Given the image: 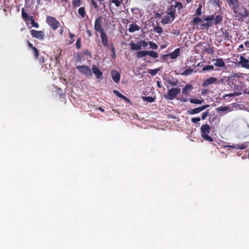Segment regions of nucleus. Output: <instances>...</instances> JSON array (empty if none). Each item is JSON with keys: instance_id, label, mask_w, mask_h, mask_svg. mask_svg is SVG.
I'll use <instances>...</instances> for the list:
<instances>
[{"instance_id": "052dcab7", "label": "nucleus", "mask_w": 249, "mask_h": 249, "mask_svg": "<svg viewBox=\"0 0 249 249\" xmlns=\"http://www.w3.org/2000/svg\"><path fill=\"white\" fill-rule=\"evenodd\" d=\"M122 99H123V100H124L125 101H126L127 102H130V100L126 97H125V96H124Z\"/></svg>"}, {"instance_id": "7ed1b4c3", "label": "nucleus", "mask_w": 249, "mask_h": 249, "mask_svg": "<svg viewBox=\"0 0 249 249\" xmlns=\"http://www.w3.org/2000/svg\"><path fill=\"white\" fill-rule=\"evenodd\" d=\"M233 12L235 15V17L238 18H246L249 15V13L246 8L243 6L241 7L239 5L234 8Z\"/></svg>"}, {"instance_id": "e433bc0d", "label": "nucleus", "mask_w": 249, "mask_h": 249, "mask_svg": "<svg viewBox=\"0 0 249 249\" xmlns=\"http://www.w3.org/2000/svg\"><path fill=\"white\" fill-rule=\"evenodd\" d=\"M22 17L24 19V20H27L29 18L28 15L27 13L25 12L24 9H22Z\"/></svg>"}, {"instance_id": "680f3d73", "label": "nucleus", "mask_w": 249, "mask_h": 249, "mask_svg": "<svg viewBox=\"0 0 249 249\" xmlns=\"http://www.w3.org/2000/svg\"><path fill=\"white\" fill-rule=\"evenodd\" d=\"M244 44H245V46H246L247 48H249V41L248 40H247V41H245V42H244Z\"/></svg>"}, {"instance_id": "20e7f679", "label": "nucleus", "mask_w": 249, "mask_h": 249, "mask_svg": "<svg viewBox=\"0 0 249 249\" xmlns=\"http://www.w3.org/2000/svg\"><path fill=\"white\" fill-rule=\"evenodd\" d=\"M204 20L209 22L212 21L214 25H216L221 23L223 20V16L221 15L213 14L205 17Z\"/></svg>"}, {"instance_id": "a878e982", "label": "nucleus", "mask_w": 249, "mask_h": 249, "mask_svg": "<svg viewBox=\"0 0 249 249\" xmlns=\"http://www.w3.org/2000/svg\"><path fill=\"white\" fill-rule=\"evenodd\" d=\"M213 23L212 21H208L207 22L202 24L201 25V29H203L205 28L208 29L210 27H211L213 25Z\"/></svg>"}, {"instance_id": "2eb2a0df", "label": "nucleus", "mask_w": 249, "mask_h": 249, "mask_svg": "<svg viewBox=\"0 0 249 249\" xmlns=\"http://www.w3.org/2000/svg\"><path fill=\"white\" fill-rule=\"evenodd\" d=\"M213 62H214V66L218 67H224L225 63L222 58L213 59Z\"/></svg>"}, {"instance_id": "f8f14e48", "label": "nucleus", "mask_w": 249, "mask_h": 249, "mask_svg": "<svg viewBox=\"0 0 249 249\" xmlns=\"http://www.w3.org/2000/svg\"><path fill=\"white\" fill-rule=\"evenodd\" d=\"M239 64L242 67L249 70V60L248 59L245 58L243 56H240Z\"/></svg>"}, {"instance_id": "cd10ccee", "label": "nucleus", "mask_w": 249, "mask_h": 249, "mask_svg": "<svg viewBox=\"0 0 249 249\" xmlns=\"http://www.w3.org/2000/svg\"><path fill=\"white\" fill-rule=\"evenodd\" d=\"M214 67L213 65H207L205 67H204L202 70V71H199L200 72H203L205 71H211L213 70Z\"/></svg>"}, {"instance_id": "a18cd8bd", "label": "nucleus", "mask_w": 249, "mask_h": 249, "mask_svg": "<svg viewBox=\"0 0 249 249\" xmlns=\"http://www.w3.org/2000/svg\"><path fill=\"white\" fill-rule=\"evenodd\" d=\"M168 83L172 86H175L177 85L178 84V80H169L168 81Z\"/></svg>"}, {"instance_id": "09e8293b", "label": "nucleus", "mask_w": 249, "mask_h": 249, "mask_svg": "<svg viewBox=\"0 0 249 249\" xmlns=\"http://www.w3.org/2000/svg\"><path fill=\"white\" fill-rule=\"evenodd\" d=\"M209 115V110H207L206 112H203L202 116H201V119L202 120H205L206 119V118L208 117Z\"/></svg>"}, {"instance_id": "6e6d98bb", "label": "nucleus", "mask_w": 249, "mask_h": 249, "mask_svg": "<svg viewBox=\"0 0 249 249\" xmlns=\"http://www.w3.org/2000/svg\"><path fill=\"white\" fill-rule=\"evenodd\" d=\"M91 4L94 6L95 8H96L98 7L97 3L93 0L91 1Z\"/></svg>"}, {"instance_id": "7c9ffc66", "label": "nucleus", "mask_w": 249, "mask_h": 249, "mask_svg": "<svg viewBox=\"0 0 249 249\" xmlns=\"http://www.w3.org/2000/svg\"><path fill=\"white\" fill-rule=\"evenodd\" d=\"M160 71V68H157L154 70H149L148 72L152 76L156 75L159 71Z\"/></svg>"}, {"instance_id": "4d7b16f0", "label": "nucleus", "mask_w": 249, "mask_h": 249, "mask_svg": "<svg viewBox=\"0 0 249 249\" xmlns=\"http://www.w3.org/2000/svg\"><path fill=\"white\" fill-rule=\"evenodd\" d=\"M28 45L29 48L32 49L35 47V46L31 43L30 41H28Z\"/></svg>"}, {"instance_id": "37998d69", "label": "nucleus", "mask_w": 249, "mask_h": 249, "mask_svg": "<svg viewBox=\"0 0 249 249\" xmlns=\"http://www.w3.org/2000/svg\"><path fill=\"white\" fill-rule=\"evenodd\" d=\"M204 52L205 53H208L209 54H213L214 53L213 48H211L209 45V48H206L205 49Z\"/></svg>"}, {"instance_id": "603ef678", "label": "nucleus", "mask_w": 249, "mask_h": 249, "mask_svg": "<svg viewBox=\"0 0 249 249\" xmlns=\"http://www.w3.org/2000/svg\"><path fill=\"white\" fill-rule=\"evenodd\" d=\"M164 13H157L155 14V18H162V15H163Z\"/></svg>"}, {"instance_id": "49530a36", "label": "nucleus", "mask_w": 249, "mask_h": 249, "mask_svg": "<svg viewBox=\"0 0 249 249\" xmlns=\"http://www.w3.org/2000/svg\"><path fill=\"white\" fill-rule=\"evenodd\" d=\"M76 47L77 49H80L81 48V38H79L76 42Z\"/></svg>"}, {"instance_id": "0eeeda50", "label": "nucleus", "mask_w": 249, "mask_h": 249, "mask_svg": "<svg viewBox=\"0 0 249 249\" xmlns=\"http://www.w3.org/2000/svg\"><path fill=\"white\" fill-rule=\"evenodd\" d=\"M221 81H218V79L214 77H211L208 79H205L202 84V86L204 88L208 87L210 85L213 84L218 85L219 84Z\"/></svg>"}, {"instance_id": "a211bd4d", "label": "nucleus", "mask_w": 249, "mask_h": 249, "mask_svg": "<svg viewBox=\"0 0 249 249\" xmlns=\"http://www.w3.org/2000/svg\"><path fill=\"white\" fill-rule=\"evenodd\" d=\"M193 89V86L191 84L186 85L182 89V94L187 96L190 91Z\"/></svg>"}, {"instance_id": "39448f33", "label": "nucleus", "mask_w": 249, "mask_h": 249, "mask_svg": "<svg viewBox=\"0 0 249 249\" xmlns=\"http://www.w3.org/2000/svg\"><path fill=\"white\" fill-rule=\"evenodd\" d=\"M180 93V89L178 88H171L168 89V92L164 95V97L167 100H172Z\"/></svg>"}, {"instance_id": "ea45409f", "label": "nucleus", "mask_w": 249, "mask_h": 249, "mask_svg": "<svg viewBox=\"0 0 249 249\" xmlns=\"http://www.w3.org/2000/svg\"><path fill=\"white\" fill-rule=\"evenodd\" d=\"M149 45L150 46V48L153 50H157L158 48V45L154 42L152 41L149 42Z\"/></svg>"}, {"instance_id": "a19ab883", "label": "nucleus", "mask_w": 249, "mask_h": 249, "mask_svg": "<svg viewBox=\"0 0 249 249\" xmlns=\"http://www.w3.org/2000/svg\"><path fill=\"white\" fill-rule=\"evenodd\" d=\"M144 100L146 101H147V102H149V103H152V102H154L155 101V99L154 98H153L152 97H150V96H146V97H143Z\"/></svg>"}, {"instance_id": "774afa93", "label": "nucleus", "mask_w": 249, "mask_h": 249, "mask_svg": "<svg viewBox=\"0 0 249 249\" xmlns=\"http://www.w3.org/2000/svg\"><path fill=\"white\" fill-rule=\"evenodd\" d=\"M59 33H60V34L61 35H62L63 34V28H62L61 29V30H60V32H59Z\"/></svg>"}, {"instance_id": "3c124183", "label": "nucleus", "mask_w": 249, "mask_h": 249, "mask_svg": "<svg viewBox=\"0 0 249 249\" xmlns=\"http://www.w3.org/2000/svg\"><path fill=\"white\" fill-rule=\"evenodd\" d=\"M223 34L224 35L225 38L226 39L229 38V33L227 30H225V31H223Z\"/></svg>"}, {"instance_id": "bb28decb", "label": "nucleus", "mask_w": 249, "mask_h": 249, "mask_svg": "<svg viewBox=\"0 0 249 249\" xmlns=\"http://www.w3.org/2000/svg\"><path fill=\"white\" fill-rule=\"evenodd\" d=\"M148 55L154 58H157L159 57L158 53L154 51H147Z\"/></svg>"}, {"instance_id": "bf43d9fd", "label": "nucleus", "mask_w": 249, "mask_h": 249, "mask_svg": "<svg viewBox=\"0 0 249 249\" xmlns=\"http://www.w3.org/2000/svg\"><path fill=\"white\" fill-rule=\"evenodd\" d=\"M70 37L71 39L73 38L75 36V35L74 34L71 33V32H69Z\"/></svg>"}, {"instance_id": "f257e3e1", "label": "nucleus", "mask_w": 249, "mask_h": 249, "mask_svg": "<svg viewBox=\"0 0 249 249\" xmlns=\"http://www.w3.org/2000/svg\"><path fill=\"white\" fill-rule=\"evenodd\" d=\"M177 8L178 13H181L182 9L183 8L182 4L178 1H176L175 5H172L168 6L165 13L166 14L161 18V23L163 24H167L172 23L176 17V8Z\"/></svg>"}, {"instance_id": "f03ea898", "label": "nucleus", "mask_w": 249, "mask_h": 249, "mask_svg": "<svg viewBox=\"0 0 249 249\" xmlns=\"http://www.w3.org/2000/svg\"><path fill=\"white\" fill-rule=\"evenodd\" d=\"M102 17L96 18L95 21L94 28L97 32L100 33L101 42L103 46L105 48H108L109 47L108 36L102 26Z\"/></svg>"}, {"instance_id": "338daca9", "label": "nucleus", "mask_w": 249, "mask_h": 249, "mask_svg": "<svg viewBox=\"0 0 249 249\" xmlns=\"http://www.w3.org/2000/svg\"><path fill=\"white\" fill-rule=\"evenodd\" d=\"M82 56L80 54H78L77 55V59H78V60H79V61L81 60V59H82Z\"/></svg>"}, {"instance_id": "58836bf2", "label": "nucleus", "mask_w": 249, "mask_h": 249, "mask_svg": "<svg viewBox=\"0 0 249 249\" xmlns=\"http://www.w3.org/2000/svg\"><path fill=\"white\" fill-rule=\"evenodd\" d=\"M111 1L112 3H114L116 6L119 7L121 6L123 0H111Z\"/></svg>"}, {"instance_id": "b1692460", "label": "nucleus", "mask_w": 249, "mask_h": 249, "mask_svg": "<svg viewBox=\"0 0 249 249\" xmlns=\"http://www.w3.org/2000/svg\"><path fill=\"white\" fill-rule=\"evenodd\" d=\"M148 55L147 51H141L137 52V57L142 58Z\"/></svg>"}, {"instance_id": "5fc2aeb1", "label": "nucleus", "mask_w": 249, "mask_h": 249, "mask_svg": "<svg viewBox=\"0 0 249 249\" xmlns=\"http://www.w3.org/2000/svg\"><path fill=\"white\" fill-rule=\"evenodd\" d=\"M86 33H87V34L88 35V36L89 37H90L92 36V33L90 31V30L88 29V28H87V30H86Z\"/></svg>"}, {"instance_id": "423d86ee", "label": "nucleus", "mask_w": 249, "mask_h": 249, "mask_svg": "<svg viewBox=\"0 0 249 249\" xmlns=\"http://www.w3.org/2000/svg\"><path fill=\"white\" fill-rule=\"evenodd\" d=\"M46 22L53 30H55L60 25V22L55 18L52 16L47 17Z\"/></svg>"}, {"instance_id": "c9c22d12", "label": "nucleus", "mask_w": 249, "mask_h": 249, "mask_svg": "<svg viewBox=\"0 0 249 249\" xmlns=\"http://www.w3.org/2000/svg\"><path fill=\"white\" fill-rule=\"evenodd\" d=\"M229 108L228 107H219L216 108L217 111L220 112L221 111H226L229 110Z\"/></svg>"}, {"instance_id": "6e6552de", "label": "nucleus", "mask_w": 249, "mask_h": 249, "mask_svg": "<svg viewBox=\"0 0 249 249\" xmlns=\"http://www.w3.org/2000/svg\"><path fill=\"white\" fill-rule=\"evenodd\" d=\"M76 69L82 74L88 76H91L92 72L90 68L88 66H77Z\"/></svg>"}, {"instance_id": "de8ad7c7", "label": "nucleus", "mask_w": 249, "mask_h": 249, "mask_svg": "<svg viewBox=\"0 0 249 249\" xmlns=\"http://www.w3.org/2000/svg\"><path fill=\"white\" fill-rule=\"evenodd\" d=\"M113 92L116 96H117L118 97L121 99H122V98L124 96L122 94H121L119 91L116 90H114Z\"/></svg>"}, {"instance_id": "393cba45", "label": "nucleus", "mask_w": 249, "mask_h": 249, "mask_svg": "<svg viewBox=\"0 0 249 249\" xmlns=\"http://www.w3.org/2000/svg\"><path fill=\"white\" fill-rule=\"evenodd\" d=\"M193 72H194V71L193 69L188 68L186 69L183 72H182L181 73V75L187 76L191 74Z\"/></svg>"}, {"instance_id": "4be33fe9", "label": "nucleus", "mask_w": 249, "mask_h": 249, "mask_svg": "<svg viewBox=\"0 0 249 249\" xmlns=\"http://www.w3.org/2000/svg\"><path fill=\"white\" fill-rule=\"evenodd\" d=\"M130 46L131 49L132 50H140L142 49L141 45L139 44V42L138 43L132 42L130 44Z\"/></svg>"}, {"instance_id": "6ab92c4d", "label": "nucleus", "mask_w": 249, "mask_h": 249, "mask_svg": "<svg viewBox=\"0 0 249 249\" xmlns=\"http://www.w3.org/2000/svg\"><path fill=\"white\" fill-rule=\"evenodd\" d=\"M180 54V48L175 49L173 52L169 53V56L173 59H176Z\"/></svg>"}, {"instance_id": "412c9836", "label": "nucleus", "mask_w": 249, "mask_h": 249, "mask_svg": "<svg viewBox=\"0 0 249 249\" xmlns=\"http://www.w3.org/2000/svg\"><path fill=\"white\" fill-rule=\"evenodd\" d=\"M189 100L191 103L197 105L202 104L204 102V100L202 98H189Z\"/></svg>"}, {"instance_id": "4468645a", "label": "nucleus", "mask_w": 249, "mask_h": 249, "mask_svg": "<svg viewBox=\"0 0 249 249\" xmlns=\"http://www.w3.org/2000/svg\"><path fill=\"white\" fill-rule=\"evenodd\" d=\"M210 129L211 128L208 124H205L202 125L200 128L201 136L209 134Z\"/></svg>"}, {"instance_id": "473e14b6", "label": "nucleus", "mask_w": 249, "mask_h": 249, "mask_svg": "<svg viewBox=\"0 0 249 249\" xmlns=\"http://www.w3.org/2000/svg\"><path fill=\"white\" fill-rule=\"evenodd\" d=\"M153 30L154 32L160 34H161L163 32L162 28L159 26H156L155 27H154Z\"/></svg>"}, {"instance_id": "9d476101", "label": "nucleus", "mask_w": 249, "mask_h": 249, "mask_svg": "<svg viewBox=\"0 0 249 249\" xmlns=\"http://www.w3.org/2000/svg\"><path fill=\"white\" fill-rule=\"evenodd\" d=\"M31 35L34 37L39 40H43L44 38V34L42 31H37L35 30H31Z\"/></svg>"}, {"instance_id": "13d9d810", "label": "nucleus", "mask_w": 249, "mask_h": 249, "mask_svg": "<svg viewBox=\"0 0 249 249\" xmlns=\"http://www.w3.org/2000/svg\"><path fill=\"white\" fill-rule=\"evenodd\" d=\"M39 62L43 64L45 63V61H44V58L43 57H41L39 58Z\"/></svg>"}, {"instance_id": "2f4dec72", "label": "nucleus", "mask_w": 249, "mask_h": 249, "mask_svg": "<svg viewBox=\"0 0 249 249\" xmlns=\"http://www.w3.org/2000/svg\"><path fill=\"white\" fill-rule=\"evenodd\" d=\"M32 50L34 52V55L35 59L36 60L38 59V57H39V51L37 50V49L36 47H35Z\"/></svg>"}, {"instance_id": "c756f323", "label": "nucleus", "mask_w": 249, "mask_h": 249, "mask_svg": "<svg viewBox=\"0 0 249 249\" xmlns=\"http://www.w3.org/2000/svg\"><path fill=\"white\" fill-rule=\"evenodd\" d=\"M202 19L199 17H195L191 22V24L192 25H196L199 22H201Z\"/></svg>"}, {"instance_id": "79ce46f5", "label": "nucleus", "mask_w": 249, "mask_h": 249, "mask_svg": "<svg viewBox=\"0 0 249 249\" xmlns=\"http://www.w3.org/2000/svg\"><path fill=\"white\" fill-rule=\"evenodd\" d=\"M139 44L141 45V47H143V48H146L148 46L149 44V42L145 41V40H140L139 42Z\"/></svg>"}, {"instance_id": "5701e85b", "label": "nucleus", "mask_w": 249, "mask_h": 249, "mask_svg": "<svg viewBox=\"0 0 249 249\" xmlns=\"http://www.w3.org/2000/svg\"><path fill=\"white\" fill-rule=\"evenodd\" d=\"M78 13L79 15L82 18H84L86 16V10L84 7H81L78 9Z\"/></svg>"}, {"instance_id": "e2e57ef3", "label": "nucleus", "mask_w": 249, "mask_h": 249, "mask_svg": "<svg viewBox=\"0 0 249 249\" xmlns=\"http://www.w3.org/2000/svg\"><path fill=\"white\" fill-rule=\"evenodd\" d=\"M242 49H244V45H243V44H241L239 46L238 50L240 51V50H242Z\"/></svg>"}, {"instance_id": "ddd939ff", "label": "nucleus", "mask_w": 249, "mask_h": 249, "mask_svg": "<svg viewBox=\"0 0 249 249\" xmlns=\"http://www.w3.org/2000/svg\"><path fill=\"white\" fill-rule=\"evenodd\" d=\"M248 144H249V142H246L244 143L238 144H236L235 145H227L225 146V147H230V148H235L237 150V149L243 150V149H246L248 147Z\"/></svg>"}, {"instance_id": "c85d7f7f", "label": "nucleus", "mask_w": 249, "mask_h": 249, "mask_svg": "<svg viewBox=\"0 0 249 249\" xmlns=\"http://www.w3.org/2000/svg\"><path fill=\"white\" fill-rule=\"evenodd\" d=\"M81 0H72L71 4L73 7L76 8L81 5Z\"/></svg>"}, {"instance_id": "9b49d317", "label": "nucleus", "mask_w": 249, "mask_h": 249, "mask_svg": "<svg viewBox=\"0 0 249 249\" xmlns=\"http://www.w3.org/2000/svg\"><path fill=\"white\" fill-rule=\"evenodd\" d=\"M92 71L97 79H102L103 78L102 72L98 69L97 66L95 65H93L92 67Z\"/></svg>"}, {"instance_id": "0e129e2a", "label": "nucleus", "mask_w": 249, "mask_h": 249, "mask_svg": "<svg viewBox=\"0 0 249 249\" xmlns=\"http://www.w3.org/2000/svg\"><path fill=\"white\" fill-rule=\"evenodd\" d=\"M157 86H158L159 88H161L160 81H157Z\"/></svg>"}, {"instance_id": "69168bd1", "label": "nucleus", "mask_w": 249, "mask_h": 249, "mask_svg": "<svg viewBox=\"0 0 249 249\" xmlns=\"http://www.w3.org/2000/svg\"><path fill=\"white\" fill-rule=\"evenodd\" d=\"M111 52L113 53H115V48L114 47V46H113V44L112 43L111 44Z\"/></svg>"}, {"instance_id": "dca6fc26", "label": "nucleus", "mask_w": 249, "mask_h": 249, "mask_svg": "<svg viewBox=\"0 0 249 249\" xmlns=\"http://www.w3.org/2000/svg\"><path fill=\"white\" fill-rule=\"evenodd\" d=\"M112 79L115 83H118L120 80V74L116 71H112L111 72Z\"/></svg>"}, {"instance_id": "72a5a7b5", "label": "nucleus", "mask_w": 249, "mask_h": 249, "mask_svg": "<svg viewBox=\"0 0 249 249\" xmlns=\"http://www.w3.org/2000/svg\"><path fill=\"white\" fill-rule=\"evenodd\" d=\"M202 4L200 3L196 11V15L201 16L202 15Z\"/></svg>"}, {"instance_id": "4c0bfd02", "label": "nucleus", "mask_w": 249, "mask_h": 249, "mask_svg": "<svg viewBox=\"0 0 249 249\" xmlns=\"http://www.w3.org/2000/svg\"><path fill=\"white\" fill-rule=\"evenodd\" d=\"M30 18H31V23L32 26H33L36 28H38L39 27V24H38V23L36 22L35 21L33 17H31Z\"/></svg>"}, {"instance_id": "f3484780", "label": "nucleus", "mask_w": 249, "mask_h": 249, "mask_svg": "<svg viewBox=\"0 0 249 249\" xmlns=\"http://www.w3.org/2000/svg\"><path fill=\"white\" fill-rule=\"evenodd\" d=\"M227 1L229 6L232 10L239 6V1L238 0H227Z\"/></svg>"}, {"instance_id": "f704fd0d", "label": "nucleus", "mask_w": 249, "mask_h": 249, "mask_svg": "<svg viewBox=\"0 0 249 249\" xmlns=\"http://www.w3.org/2000/svg\"><path fill=\"white\" fill-rule=\"evenodd\" d=\"M201 137L205 140L207 141L210 142H212L213 141V139L208 135V134H206L204 135L201 136Z\"/></svg>"}, {"instance_id": "8fccbe9b", "label": "nucleus", "mask_w": 249, "mask_h": 249, "mask_svg": "<svg viewBox=\"0 0 249 249\" xmlns=\"http://www.w3.org/2000/svg\"><path fill=\"white\" fill-rule=\"evenodd\" d=\"M200 121V117L192 118L191 119V122L194 124L197 123Z\"/></svg>"}, {"instance_id": "1a4fd4ad", "label": "nucleus", "mask_w": 249, "mask_h": 249, "mask_svg": "<svg viewBox=\"0 0 249 249\" xmlns=\"http://www.w3.org/2000/svg\"><path fill=\"white\" fill-rule=\"evenodd\" d=\"M210 106L209 105H205L201 107H199L194 109H188L187 112L189 114L194 115L200 113L202 110L209 107Z\"/></svg>"}, {"instance_id": "c03bdc74", "label": "nucleus", "mask_w": 249, "mask_h": 249, "mask_svg": "<svg viewBox=\"0 0 249 249\" xmlns=\"http://www.w3.org/2000/svg\"><path fill=\"white\" fill-rule=\"evenodd\" d=\"M240 94V93H234L225 94L223 96V99L225 100H226V97H233V96H235L236 95H239Z\"/></svg>"}, {"instance_id": "aec40b11", "label": "nucleus", "mask_w": 249, "mask_h": 249, "mask_svg": "<svg viewBox=\"0 0 249 249\" xmlns=\"http://www.w3.org/2000/svg\"><path fill=\"white\" fill-rule=\"evenodd\" d=\"M140 27L136 23H133L129 25L128 31L130 33H133L140 30Z\"/></svg>"}, {"instance_id": "864d4df0", "label": "nucleus", "mask_w": 249, "mask_h": 249, "mask_svg": "<svg viewBox=\"0 0 249 249\" xmlns=\"http://www.w3.org/2000/svg\"><path fill=\"white\" fill-rule=\"evenodd\" d=\"M83 53L86 55H91V53L88 50H84L83 51Z\"/></svg>"}]
</instances>
